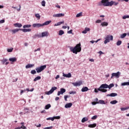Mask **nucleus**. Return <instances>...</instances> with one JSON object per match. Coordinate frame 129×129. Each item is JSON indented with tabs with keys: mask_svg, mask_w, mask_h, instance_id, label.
<instances>
[{
	"mask_svg": "<svg viewBox=\"0 0 129 129\" xmlns=\"http://www.w3.org/2000/svg\"><path fill=\"white\" fill-rule=\"evenodd\" d=\"M70 50L71 52H73L74 54H77V53L81 52V44L79 43L74 47H71Z\"/></svg>",
	"mask_w": 129,
	"mask_h": 129,
	"instance_id": "1",
	"label": "nucleus"
},
{
	"mask_svg": "<svg viewBox=\"0 0 129 129\" xmlns=\"http://www.w3.org/2000/svg\"><path fill=\"white\" fill-rule=\"evenodd\" d=\"M101 4H103L104 7H112L113 6V1L109 2V0H102Z\"/></svg>",
	"mask_w": 129,
	"mask_h": 129,
	"instance_id": "2",
	"label": "nucleus"
},
{
	"mask_svg": "<svg viewBox=\"0 0 129 129\" xmlns=\"http://www.w3.org/2000/svg\"><path fill=\"white\" fill-rule=\"evenodd\" d=\"M102 88H108V85L106 84H103L99 88H98V90H99V91H101V92H107V90Z\"/></svg>",
	"mask_w": 129,
	"mask_h": 129,
	"instance_id": "3",
	"label": "nucleus"
},
{
	"mask_svg": "<svg viewBox=\"0 0 129 129\" xmlns=\"http://www.w3.org/2000/svg\"><path fill=\"white\" fill-rule=\"evenodd\" d=\"M47 68V66L46 64L41 66L39 67L36 68L35 70L37 72V73H40L42 72V71H44Z\"/></svg>",
	"mask_w": 129,
	"mask_h": 129,
	"instance_id": "4",
	"label": "nucleus"
},
{
	"mask_svg": "<svg viewBox=\"0 0 129 129\" xmlns=\"http://www.w3.org/2000/svg\"><path fill=\"white\" fill-rule=\"evenodd\" d=\"M112 40H113V36L112 35H107L105 38L104 44H107V43H109L110 41H112Z\"/></svg>",
	"mask_w": 129,
	"mask_h": 129,
	"instance_id": "5",
	"label": "nucleus"
},
{
	"mask_svg": "<svg viewBox=\"0 0 129 129\" xmlns=\"http://www.w3.org/2000/svg\"><path fill=\"white\" fill-rule=\"evenodd\" d=\"M119 75H120V72H117V73H113L111 74V79H112L113 77L116 78H119Z\"/></svg>",
	"mask_w": 129,
	"mask_h": 129,
	"instance_id": "6",
	"label": "nucleus"
},
{
	"mask_svg": "<svg viewBox=\"0 0 129 129\" xmlns=\"http://www.w3.org/2000/svg\"><path fill=\"white\" fill-rule=\"evenodd\" d=\"M56 89H57V87H52L51 88V89L50 90V91L47 92L46 94L47 95H50V94H52V93H53L54 91H55V90H56Z\"/></svg>",
	"mask_w": 129,
	"mask_h": 129,
	"instance_id": "7",
	"label": "nucleus"
},
{
	"mask_svg": "<svg viewBox=\"0 0 129 129\" xmlns=\"http://www.w3.org/2000/svg\"><path fill=\"white\" fill-rule=\"evenodd\" d=\"M65 92H66V89L64 88H61L60 91H58L57 95L59 96L60 94H63V93H65Z\"/></svg>",
	"mask_w": 129,
	"mask_h": 129,
	"instance_id": "8",
	"label": "nucleus"
},
{
	"mask_svg": "<svg viewBox=\"0 0 129 129\" xmlns=\"http://www.w3.org/2000/svg\"><path fill=\"white\" fill-rule=\"evenodd\" d=\"M65 16V14L63 13H60V14H54L53 15V17L54 18H60L61 17H64Z\"/></svg>",
	"mask_w": 129,
	"mask_h": 129,
	"instance_id": "9",
	"label": "nucleus"
},
{
	"mask_svg": "<svg viewBox=\"0 0 129 129\" xmlns=\"http://www.w3.org/2000/svg\"><path fill=\"white\" fill-rule=\"evenodd\" d=\"M72 84L74 86H80V85H82V82L79 81L78 82L73 83Z\"/></svg>",
	"mask_w": 129,
	"mask_h": 129,
	"instance_id": "10",
	"label": "nucleus"
},
{
	"mask_svg": "<svg viewBox=\"0 0 129 129\" xmlns=\"http://www.w3.org/2000/svg\"><path fill=\"white\" fill-rule=\"evenodd\" d=\"M48 36H49V32L48 31L43 32L41 33V37H48Z\"/></svg>",
	"mask_w": 129,
	"mask_h": 129,
	"instance_id": "11",
	"label": "nucleus"
},
{
	"mask_svg": "<svg viewBox=\"0 0 129 129\" xmlns=\"http://www.w3.org/2000/svg\"><path fill=\"white\" fill-rule=\"evenodd\" d=\"M32 27L33 28H40V27H42V25L40 23H35L33 24Z\"/></svg>",
	"mask_w": 129,
	"mask_h": 129,
	"instance_id": "12",
	"label": "nucleus"
},
{
	"mask_svg": "<svg viewBox=\"0 0 129 129\" xmlns=\"http://www.w3.org/2000/svg\"><path fill=\"white\" fill-rule=\"evenodd\" d=\"M20 31H22V32H24V33H27V32H31L32 31V29L28 28V29H22L20 30Z\"/></svg>",
	"mask_w": 129,
	"mask_h": 129,
	"instance_id": "13",
	"label": "nucleus"
},
{
	"mask_svg": "<svg viewBox=\"0 0 129 129\" xmlns=\"http://www.w3.org/2000/svg\"><path fill=\"white\" fill-rule=\"evenodd\" d=\"M107 96H111V97H114L115 96H117V94L115 93H112L110 94H107Z\"/></svg>",
	"mask_w": 129,
	"mask_h": 129,
	"instance_id": "14",
	"label": "nucleus"
},
{
	"mask_svg": "<svg viewBox=\"0 0 129 129\" xmlns=\"http://www.w3.org/2000/svg\"><path fill=\"white\" fill-rule=\"evenodd\" d=\"M51 22H52V21H51V20L46 21L45 22H44V23H43L42 24V27H43V26H47V25H49V24H51Z\"/></svg>",
	"mask_w": 129,
	"mask_h": 129,
	"instance_id": "15",
	"label": "nucleus"
},
{
	"mask_svg": "<svg viewBox=\"0 0 129 129\" xmlns=\"http://www.w3.org/2000/svg\"><path fill=\"white\" fill-rule=\"evenodd\" d=\"M63 77H67V78H70L71 77H72V75L71 73H69L68 74H65L63 73Z\"/></svg>",
	"mask_w": 129,
	"mask_h": 129,
	"instance_id": "16",
	"label": "nucleus"
},
{
	"mask_svg": "<svg viewBox=\"0 0 129 129\" xmlns=\"http://www.w3.org/2000/svg\"><path fill=\"white\" fill-rule=\"evenodd\" d=\"M89 90V89L87 87H84L82 88L81 91L82 92H86V91H88Z\"/></svg>",
	"mask_w": 129,
	"mask_h": 129,
	"instance_id": "17",
	"label": "nucleus"
},
{
	"mask_svg": "<svg viewBox=\"0 0 129 129\" xmlns=\"http://www.w3.org/2000/svg\"><path fill=\"white\" fill-rule=\"evenodd\" d=\"M72 105H73L72 103H69L65 105L64 107L66 108H69L71 107V106H72Z\"/></svg>",
	"mask_w": 129,
	"mask_h": 129,
	"instance_id": "18",
	"label": "nucleus"
},
{
	"mask_svg": "<svg viewBox=\"0 0 129 129\" xmlns=\"http://www.w3.org/2000/svg\"><path fill=\"white\" fill-rule=\"evenodd\" d=\"M14 26L16 28H22V27H23V25H22V24L20 23H15L14 24Z\"/></svg>",
	"mask_w": 129,
	"mask_h": 129,
	"instance_id": "19",
	"label": "nucleus"
},
{
	"mask_svg": "<svg viewBox=\"0 0 129 129\" xmlns=\"http://www.w3.org/2000/svg\"><path fill=\"white\" fill-rule=\"evenodd\" d=\"M34 66H35L34 64H28L26 65L25 67L26 69H28V68H32V67H34Z\"/></svg>",
	"mask_w": 129,
	"mask_h": 129,
	"instance_id": "20",
	"label": "nucleus"
},
{
	"mask_svg": "<svg viewBox=\"0 0 129 129\" xmlns=\"http://www.w3.org/2000/svg\"><path fill=\"white\" fill-rule=\"evenodd\" d=\"M96 123L90 124L88 125V127L93 128L96 127Z\"/></svg>",
	"mask_w": 129,
	"mask_h": 129,
	"instance_id": "21",
	"label": "nucleus"
},
{
	"mask_svg": "<svg viewBox=\"0 0 129 129\" xmlns=\"http://www.w3.org/2000/svg\"><path fill=\"white\" fill-rule=\"evenodd\" d=\"M9 61L11 62H16L17 61V58L13 57L9 58Z\"/></svg>",
	"mask_w": 129,
	"mask_h": 129,
	"instance_id": "22",
	"label": "nucleus"
},
{
	"mask_svg": "<svg viewBox=\"0 0 129 129\" xmlns=\"http://www.w3.org/2000/svg\"><path fill=\"white\" fill-rule=\"evenodd\" d=\"M101 26H102V27L107 26H108V23L107 22H104L101 24Z\"/></svg>",
	"mask_w": 129,
	"mask_h": 129,
	"instance_id": "23",
	"label": "nucleus"
},
{
	"mask_svg": "<svg viewBox=\"0 0 129 129\" xmlns=\"http://www.w3.org/2000/svg\"><path fill=\"white\" fill-rule=\"evenodd\" d=\"M19 31H21V29H16L12 30V32L15 34L17 33V32H19Z\"/></svg>",
	"mask_w": 129,
	"mask_h": 129,
	"instance_id": "24",
	"label": "nucleus"
},
{
	"mask_svg": "<svg viewBox=\"0 0 129 129\" xmlns=\"http://www.w3.org/2000/svg\"><path fill=\"white\" fill-rule=\"evenodd\" d=\"M88 121V118L87 117H84L82 119V122H85V121Z\"/></svg>",
	"mask_w": 129,
	"mask_h": 129,
	"instance_id": "25",
	"label": "nucleus"
},
{
	"mask_svg": "<svg viewBox=\"0 0 129 129\" xmlns=\"http://www.w3.org/2000/svg\"><path fill=\"white\" fill-rule=\"evenodd\" d=\"M7 61H8V59L7 58H4L3 60H2L1 62L3 65H5V63H6V62H7Z\"/></svg>",
	"mask_w": 129,
	"mask_h": 129,
	"instance_id": "26",
	"label": "nucleus"
},
{
	"mask_svg": "<svg viewBox=\"0 0 129 129\" xmlns=\"http://www.w3.org/2000/svg\"><path fill=\"white\" fill-rule=\"evenodd\" d=\"M97 103H100V104H105V102L102 100H99V101L97 102Z\"/></svg>",
	"mask_w": 129,
	"mask_h": 129,
	"instance_id": "27",
	"label": "nucleus"
},
{
	"mask_svg": "<svg viewBox=\"0 0 129 129\" xmlns=\"http://www.w3.org/2000/svg\"><path fill=\"white\" fill-rule=\"evenodd\" d=\"M127 109H129V106L125 108L121 107L120 108V110H121V111H124V110H127Z\"/></svg>",
	"mask_w": 129,
	"mask_h": 129,
	"instance_id": "28",
	"label": "nucleus"
},
{
	"mask_svg": "<svg viewBox=\"0 0 129 129\" xmlns=\"http://www.w3.org/2000/svg\"><path fill=\"white\" fill-rule=\"evenodd\" d=\"M51 107V104H48L46 105H45V109H49Z\"/></svg>",
	"mask_w": 129,
	"mask_h": 129,
	"instance_id": "29",
	"label": "nucleus"
},
{
	"mask_svg": "<svg viewBox=\"0 0 129 129\" xmlns=\"http://www.w3.org/2000/svg\"><path fill=\"white\" fill-rule=\"evenodd\" d=\"M31 27H32L31 25H25L23 26V28L26 29V28H31Z\"/></svg>",
	"mask_w": 129,
	"mask_h": 129,
	"instance_id": "30",
	"label": "nucleus"
},
{
	"mask_svg": "<svg viewBox=\"0 0 129 129\" xmlns=\"http://www.w3.org/2000/svg\"><path fill=\"white\" fill-rule=\"evenodd\" d=\"M40 79H41V77L38 76L33 80V81H37V80H40Z\"/></svg>",
	"mask_w": 129,
	"mask_h": 129,
	"instance_id": "31",
	"label": "nucleus"
},
{
	"mask_svg": "<svg viewBox=\"0 0 129 129\" xmlns=\"http://www.w3.org/2000/svg\"><path fill=\"white\" fill-rule=\"evenodd\" d=\"M82 14H83L82 12H80V13L77 14L76 15V18H79V17H82L83 16Z\"/></svg>",
	"mask_w": 129,
	"mask_h": 129,
	"instance_id": "32",
	"label": "nucleus"
},
{
	"mask_svg": "<svg viewBox=\"0 0 129 129\" xmlns=\"http://www.w3.org/2000/svg\"><path fill=\"white\" fill-rule=\"evenodd\" d=\"M63 34H64V31L63 30H59L58 33L59 36H62Z\"/></svg>",
	"mask_w": 129,
	"mask_h": 129,
	"instance_id": "33",
	"label": "nucleus"
},
{
	"mask_svg": "<svg viewBox=\"0 0 129 129\" xmlns=\"http://www.w3.org/2000/svg\"><path fill=\"white\" fill-rule=\"evenodd\" d=\"M126 36V33H123L121 35L120 38L121 39H123V38H125Z\"/></svg>",
	"mask_w": 129,
	"mask_h": 129,
	"instance_id": "34",
	"label": "nucleus"
},
{
	"mask_svg": "<svg viewBox=\"0 0 129 129\" xmlns=\"http://www.w3.org/2000/svg\"><path fill=\"white\" fill-rule=\"evenodd\" d=\"M111 104H116L117 103V101L116 100H113L110 102Z\"/></svg>",
	"mask_w": 129,
	"mask_h": 129,
	"instance_id": "35",
	"label": "nucleus"
},
{
	"mask_svg": "<svg viewBox=\"0 0 129 129\" xmlns=\"http://www.w3.org/2000/svg\"><path fill=\"white\" fill-rule=\"evenodd\" d=\"M121 40H119L116 42V45L117 46H120V45H121Z\"/></svg>",
	"mask_w": 129,
	"mask_h": 129,
	"instance_id": "36",
	"label": "nucleus"
},
{
	"mask_svg": "<svg viewBox=\"0 0 129 129\" xmlns=\"http://www.w3.org/2000/svg\"><path fill=\"white\" fill-rule=\"evenodd\" d=\"M13 9H16V10H17L18 12H20L21 11V5H19V9H17V7H12Z\"/></svg>",
	"mask_w": 129,
	"mask_h": 129,
	"instance_id": "37",
	"label": "nucleus"
},
{
	"mask_svg": "<svg viewBox=\"0 0 129 129\" xmlns=\"http://www.w3.org/2000/svg\"><path fill=\"white\" fill-rule=\"evenodd\" d=\"M113 86H114V84H110L108 87V88H109V89H110V88H112V87H113Z\"/></svg>",
	"mask_w": 129,
	"mask_h": 129,
	"instance_id": "38",
	"label": "nucleus"
},
{
	"mask_svg": "<svg viewBox=\"0 0 129 129\" xmlns=\"http://www.w3.org/2000/svg\"><path fill=\"white\" fill-rule=\"evenodd\" d=\"M46 120H52V121H54V117L47 118Z\"/></svg>",
	"mask_w": 129,
	"mask_h": 129,
	"instance_id": "39",
	"label": "nucleus"
},
{
	"mask_svg": "<svg viewBox=\"0 0 129 129\" xmlns=\"http://www.w3.org/2000/svg\"><path fill=\"white\" fill-rule=\"evenodd\" d=\"M77 92L75 91H71L69 92L70 94H76Z\"/></svg>",
	"mask_w": 129,
	"mask_h": 129,
	"instance_id": "40",
	"label": "nucleus"
},
{
	"mask_svg": "<svg viewBox=\"0 0 129 129\" xmlns=\"http://www.w3.org/2000/svg\"><path fill=\"white\" fill-rule=\"evenodd\" d=\"M41 5H42V7H45L46 6V2H45V1H43L41 2Z\"/></svg>",
	"mask_w": 129,
	"mask_h": 129,
	"instance_id": "41",
	"label": "nucleus"
},
{
	"mask_svg": "<svg viewBox=\"0 0 129 129\" xmlns=\"http://www.w3.org/2000/svg\"><path fill=\"white\" fill-rule=\"evenodd\" d=\"M13 50H14V48H9V49H7V51H8V52H9V53H11V52H13Z\"/></svg>",
	"mask_w": 129,
	"mask_h": 129,
	"instance_id": "42",
	"label": "nucleus"
},
{
	"mask_svg": "<svg viewBox=\"0 0 129 129\" xmlns=\"http://www.w3.org/2000/svg\"><path fill=\"white\" fill-rule=\"evenodd\" d=\"M122 86H125V85H128V82L122 83L121 84Z\"/></svg>",
	"mask_w": 129,
	"mask_h": 129,
	"instance_id": "43",
	"label": "nucleus"
},
{
	"mask_svg": "<svg viewBox=\"0 0 129 129\" xmlns=\"http://www.w3.org/2000/svg\"><path fill=\"white\" fill-rule=\"evenodd\" d=\"M35 17L36 18H37L38 19H39V20H40V18H41V16H40V14H35Z\"/></svg>",
	"mask_w": 129,
	"mask_h": 129,
	"instance_id": "44",
	"label": "nucleus"
},
{
	"mask_svg": "<svg viewBox=\"0 0 129 129\" xmlns=\"http://www.w3.org/2000/svg\"><path fill=\"white\" fill-rule=\"evenodd\" d=\"M54 119H60L61 118V117L60 116H53Z\"/></svg>",
	"mask_w": 129,
	"mask_h": 129,
	"instance_id": "45",
	"label": "nucleus"
},
{
	"mask_svg": "<svg viewBox=\"0 0 129 129\" xmlns=\"http://www.w3.org/2000/svg\"><path fill=\"white\" fill-rule=\"evenodd\" d=\"M122 19L123 20H125V19H129V16L127 15V16H123Z\"/></svg>",
	"mask_w": 129,
	"mask_h": 129,
	"instance_id": "46",
	"label": "nucleus"
},
{
	"mask_svg": "<svg viewBox=\"0 0 129 129\" xmlns=\"http://www.w3.org/2000/svg\"><path fill=\"white\" fill-rule=\"evenodd\" d=\"M24 111H25L24 114H26V112H29V108H25L24 109Z\"/></svg>",
	"mask_w": 129,
	"mask_h": 129,
	"instance_id": "47",
	"label": "nucleus"
},
{
	"mask_svg": "<svg viewBox=\"0 0 129 129\" xmlns=\"http://www.w3.org/2000/svg\"><path fill=\"white\" fill-rule=\"evenodd\" d=\"M62 24H64V21L57 23V26H60V25H62Z\"/></svg>",
	"mask_w": 129,
	"mask_h": 129,
	"instance_id": "48",
	"label": "nucleus"
},
{
	"mask_svg": "<svg viewBox=\"0 0 129 129\" xmlns=\"http://www.w3.org/2000/svg\"><path fill=\"white\" fill-rule=\"evenodd\" d=\"M97 118V115H94L91 117V119H96Z\"/></svg>",
	"mask_w": 129,
	"mask_h": 129,
	"instance_id": "49",
	"label": "nucleus"
},
{
	"mask_svg": "<svg viewBox=\"0 0 129 129\" xmlns=\"http://www.w3.org/2000/svg\"><path fill=\"white\" fill-rule=\"evenodd\" d=\"M31 74H36V73H37V72L34 70H32L31 71Z\"/></svg>",
	"mask_w": 129,
	"mask_h": 129,
	"instance_id": "50",
	"label": "nucleus"
},
{
	"mask_svg": "<svg viewBox=\"0 0 129 129\" xmlns=\"http://www.w3.org/2000/svg\"><path fill=\"white\" fill-rule=\"evenodd\" d=\"M113 5H114V6H117L118 5V2H115L113 1Z\"/></svg>",
	"mask_w": 129,
	"mask_h": 129,
	"instance_id": "51",
	"label": "nucleus"
},
{
	"mask_svg": "<svg viewBox=\"0 0 129 129\" xmlns=\"http://www.w3.org/2000/svg\"><path fill=\"white\" fill-rule=\"evenodd\" d=\"M69 97L68 95H65L64 96L65 101H67V98H68Z\"/></svg>",
	"mask_w": 129,
	"mask_h": 129,
	"instance_id": "52",
	"label": "nucleus"
},
{
	"mask_svg": "<svg viewBox=\"0 0 129 129\" xmlns=\"http://www.w3.org/2000/svg\"><path fill=\"white\" fill-rule=\"evenodd\" d=\"M98 102H95V101H94V102H92V104H93V105H95V104H98V103H97Z\"/></svg>",
	"mask_w": 129,
	"mask_h": 129,
	"instance_id": "53",
	"label": "nucleus"
},
{
	"mask_svg": "<svg viewBox=\"0 0 129 129\" xmlns=\"http://www.w3.org/2000/svg\"><path fill=\"white\" fill-rule=\"evenodd\" d=\"M96 23L97 24H99V23H101V20H97V21H96Z\"/></svg>",
	"mask_w": 129,
	"mask_h": 129,
	"instance_id": "54",
	"label": "nucleus"
},
{
	"mask_svg": "<svg viewBox=\"0 0 129 129\" xmlns=\"http://www.w3.org/2000/svg\"><path fill=\"white\" fill-rule=\"evenodd\" d=\"M87 32H89L90 31V28H86L85 29Z\"/></svg>",
	"mask_w": 129,
	"mask_h": 129,
	"instance_id": "55",
	"label": "nucleus"
},
{
	"mask_svg": "<svg viewBox=\"0 0 129 129\" xmlns=\"http://www.w3.org/2000/svg\"><path fill=\"white\" fill-rule=\"evenodd\" d=\"M72 32H73V30H71L68 31V34H72Z\"/></svg>",
	"mask_w": 129,
	"mask_h": 129,
	"instance_id": "56",
	"label": "nucleus"
},
{
	"mask_svg": "<svg viewBox=\"0 0 129 129\" xmlns=\"http://www.w3.org/2000/svg\"><path fill=\"white\" fill-rule=\"evenodd\" d=\"M35 126L37 127H41V123H39L38 125L35 124Z\"/></svg>",
	"mask_w": 129,
	"mask_h": 129,
	"instance_id": "57",
	"label": "nucleus"
},
{
	"mask_svg": "<svg viewBox=\"0 0 129 129\" xmlns=\"http://www.w3.org/2000/svg\"><path fill=\"white\" fill-rule=\"evenodd\" d=\"M4 23H5V20H1L0 21V23L1 24H4Z\"/></svg>",
	"mask_w": 129,
	"mask_h": 129,
	"instance_id": "58",
	"label": "nucleus"
},
{
	"mask_svg": "<svg viewBox=\"0 0 129 129\" xmlns=\"http://www.w3.org/2000/svg\"><path fill=\"white\" fill-rule=\"evenodd\" d=\"M21 128H23V129H26L27 128V127L26 126H25L24 125H22L21 126Z\"/></svg>",
	"mask_w": 129,
	"mask_h": 129,
	"instance_id": "59",
	"label": "nucleus"
},
{
	"mask_svg": "<svg viewBox=\"0 0 129 129\" xmlns=\"http://www.w3.org/2000/svg\"><path fill=\"white\" fill-rule=\"evenodd\" d=\"M40 50H41V48H37V49H35V50H34V52H37V51H40Z\"/></svg>",
	"mask_w": 129,
	"mask_h": 129,
	"instance_id": "60",
	"label": "nucleus"
},
{
	"mask_svg": "<svg viewBox=\"0 0 129 129\" xmlns=\"http://www.w3.org/2000/svg\"><path fill=\"white\" fill-rule=\"evenodd\" d=\"M83 34H87V31H86V30L85 29V30L82 31Z\"/></svg>",
	"mask_w": 129,
	"mask_h": 129,
	"instance_id": "61",
	"label": "nucleus"
},
{
	"mask_svg": "<svg viewBox=\"0 0 129 129\" xmlns=\"http://www.w3.org/2000/svg\"><path fill=\"white\" fill-rule=\"evenodd\" d=\"M94 91L96 92V93H97L99 90H98V89H95Z\"/></svg>",
	"mask_w": 129,
	"mask_h": 129,
	"instance_id": "62",
	"label": "nucleus"
},
{
	"mask_svg": "<svg viewBox=\"0 0 129 129\" xmlns=\"http://www.w3.org/2000/svg\"><path fill=\"white\" fill-rule=\"evenodd\" d=\"M90 62H94V59L91 58L89 59Z\"/></svg>",
	"mask_w": 129,
	"mask_h": 129,
	"instance_id": "63",
	"label": "nucleus"
},
{
	"mask_svg": "<svg viewBox=\"0 0 129 129\" xmlns=\"http://www.w3.org/2000/svg\"><path fill=\"white\" fill-rule=\"evenodd\" d=\"M59 97H56L55 98V100H56V101H57V100H59Z\"/></svg>",
	"mask_w": 129,
	"mask_h": 129,
	"instance_id": "64",
	"label": "nucleus"
}]
</instances>
